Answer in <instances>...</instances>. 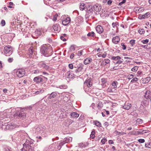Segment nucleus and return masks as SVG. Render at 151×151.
<instances>
[{
	"instance_id": "1",
	"label": "nucleus",
	"mask_w": 151,
	"mask_h": 151,
	"mask_svg": "<svg viewBox=\"0 0 151 151\" xmlns=\"http://www.w3.org/2000/svg\"><path fill=\"white\" fill-rule=\"evenodd\" d=\"M51 49L52 47L49 44L43 45L40 49L41 53L46 57H49L51 55L49 53L51 51Z\"/></svg>"
},
{
	"instance_id": "2",
	"label": "nucleus",
	"mask_w": 151,
	"mask_h": 151,
	"mask_svg": "<svg viewBox=\"0 0 151 151\" xmlns=\"http://www.w3.org/2000/svg\"><path fill=\"white\" fill-rule=\"evenodd\" d=\"M26 116L25 112H24L22 109H20L19 110L16 109L15 113L14 115V116L15 117H16L22 119L25 118Z\"/></svg>"
},
{
	"instance_id": "3",
	"label": "nucleus",
	"mask_w": 151,
	"mask_h": 151,
	"mask_svg": "<svg viewBox=\"0 0 151 151\" xmlns=\"http://www.w3.org/2000/svg\"><path fill=\"white\" fill-rule=\"evenodd\" d=\"M4 52L6 56H9L12 53V47L9 45L6 46L4 47Z\"/></svg>"
},
{
	"instance_id": "4",
	"label": "nucleus",
	"mask_w": 151,
	"mask_h": 151,
	"mask_svg": "<svg viewBox=\"0 0 151 151\" xmlns=\"http://www.w3.org/2000/svg\"><path fill=\"white\" fill-rule=\"evenodd\" d=\"M16 74L19 78L23 77L25 74V71L23 68H19L17 69L16 71Z\"/></svg>"
},
{
	"instance_id": "5",
	"label": "nucleus",
	"mask_w": 151,
	"mask_h": 151,
	"mask_svg": "<svg viewBox=\"0 0 151 151\" xmlns=\"http://www.w3.org/2000/svg\"><path fill=\"white\" fill-rule=\"evenodd\" d=\"M29 56L32 58H35L36 56V52L33 49V47L29 48Z\"/></svg>"
},
{
	"instance_id": "6",
	"label": "nucleus",
	"mask_w": 151,
	"mask_h": 151,
	"mask_svg": "<svg viewBox=\"0 0 151 151\" xmlns=\"http://www.w3.org/2000/svg\"><path fill=\"white\" fill-rule=\"evenodd\" d=\"M92 82L91 78H89L86 80L84 82V86H86L88 87H91L92 85Z\"/></svg>"
},
{
	"instance_id": "7",
	"label": "nucleus",
	"mask_w": 151,
	"mask_h": 151,
	"mask_svg": "<svg viewBox=\"0 0 151 151\" xmlns=\"http://www.w3.org/2000/svg\"><path fill=\"white\" fill-rule=\"evenodd\" d=\"M149 132L148 130H143L142 129H139V131L135 132L134 134L139 135L145 133H147Z\"/></svg>"
},
{
	"instance_id": "8",
	"label": "nucleus",
	"mask_w": 151,
	"mask_h": 151,
	"mask_svg": "<svg viewBox=\"0 0 151 151\" xmlns=\"http://www.w3.org/2000/svg\"><path fill=\"white\" fill-rule=\"evenodd\" d=\"M53 29L56 32H58L60 30V27L58 24H55L53 26Z\"/></svg>"
},
{
	"instance_id": "9",
	"label": "nucleus",
	"mask_w": 151,
	"mask_h": 151,
	"mask_svg": "<svg viewBox=\"0 0 151 151\" xmlns=\"http://www.w3.org/2000/svg\"><path fill=\"white\" fill-rule=\"evenodd\" d=\"M72 138L71 137H67L64 139V140L63 142L61 143L62 145L65 143H68L72 141Z\"/></svg>"
},
{
	"instance_id": "10",
	"label": "nucleus",
	"mask_w": 151,
	"mask_h": 151,
	"mask_svg": "<svg viewBox=\"0 0 151 151\" xmlns=\"http://www.w3.org/2000/svg\"><path fill=\"white\" fill-rule=\"evenodd\" d=\"M132 106L131 104L127 102H126L124 104V105L123 106V108L127 110H129Z\"/></svg>"
},
{
	"instance_id": "11",
	"label": "nucleus",
	"mask_w": 151,
	"mask_h": 151,
	"mask_svg": "<svg viewBox=\"0 0 151 151\" xmlns=\"http://www.w3.org/2000/svg\"><path fill=\"white\" fill-rule=\"evenodd\" d=\"M23 147L21 150L22 151H28L29 149L30 146H29L27 142H25L23 145Z\"/></svg>"
},
{
	"instance_id": "12",
	"label": "nucleus",
	"mask_w": 151,
	"mask_h": 151,
	"mask_svg": "<svg viewBox=\"0 0 151 151\" xmlns=\"http://www.w3.org/2000/svg\"><path fill=\"white\" fill-rule=\"evenodd\" d=\"M96 30L97 33L100 34L103 32V29L102 27L100 25L97 26L96 28Z\"/></svg>"
},
{
	"instance_id": "13",
	"label": "nucleus",
	"mask_w": 151,
	"mask_h": 151,
	"mask_svg": "<svg viewBox=\"0 0 151 151\" xmlns=\"http://www.w3.org/2000/svg\"><path fill=\"white\" fill-rule=\"evenodd\" d=\"M150 15V13L149 12H147L145 14L142 15H139V16L138 18L139 19H143L145 18H147Z\"/></svg>"
},
{
	"instance_id": "14",
	"label": "nucleus",
	"mask_w": 151,
	"mask_h": 151,
	"mask_svg": "<svg viewBox=\"0 0 151 151\" xmlns=\"http://www.w3.org/2000/svg\"><path fill=\"white\" fill-rule=\"evenodd\" d=\"M120 38L118 36L114 37L112 40V42L115 44H117L120 41Z\"/></svg>"
},
{
	"instance_id": "15",
	"label": "nucleus",
	"mask_w": 151,
	"mask_h": 151,
	"mask_svg": "<svg viewBox=\"0 0 151 151\" xmlns=\"http://www.w3.org/2000/svg\"><path fill=\"white\" fill-rule=\"evenodd\" d=\"M70 18L69 17H67L63 21V24L65 26L67 25L70 22Z\"/></svg>"
},
{
	"instance_id": "16",
	"label": "nucleus",
	"mask_w": 151,
	"mask_h": 151,
	"mask_svg": "<svg viewBox=\"0 0 151 151\" xmlns=\"http://www.w3.org/2000/svg\"><path fill=\"white\" fill-rule=\"evenodd\" d=\"M151 80V78L150 77H147L145 78H142V83L143 84L148 83Z\"/></svg>"
},
{
	"instance_id": "17",
	"label": "nucleus",
	"mask_w": 151,
	"mask_h": 151,
	"mask_svg": "<svg viewBox=\"0 0 151 151\" xmlns=\"http://www.w3.org/2000/svg\"><path fill=\"white\" fill-rule=\"evenodd\" d=\"M15 127V125L9 124L6 125V129L8 130H11Z\"/></svg>"
},
{
	"instance_id": "18",
	"label": "nucleus",
	"mask_w": 151,
	"mask_h": 151,
	"mask_svg": "<svg viewBox=\"0 0 151 151\" xmlns=\"http://www.w3.org/2000/svg\"><path fill=\"white\" fill-rule=\"evenodd\" d=\"M92 61V60L91 58L90 57L84 60L83 63L85 65H87L91 62Z\"/></svg>"
},
{
	"instance_id": "19",
	"label": "nucleus",
	"mask_w": 151,
	"mask_h": 151,
	"mask_svg": "<svg viewBox=\"0 0 151 151\" xmlns=\"http://www.w3.org/2000/svg\"><path fill=\"white\" fill-rule=\"evenodd\" d=\"M145 97L146 99H150L151 98V93L149 91H147L145 93Z\"/></svg>"
},
{
	"instance_id": "20",
	"label": "nucleus",
	"mask_w": 151,
	"mask_h": 151,
	"mask_svg": "<svg viewBox=\"0 0 151 151\" xmlns=\"http://www.w3.org/2000/svg\"><path fill=\"white\" fill-rule=\"evenodd\" d=\"M34 81L37 83H39L42 81V79L39 76L36 77L34 78Z\"/></svg>"
},
{
	"instance_id": "21",
	"label": "nucleus",
	"mask_w": 151,
	"mask_h": 151,
	"mask_svg": "<svg viewBox=\"0 0 151 151\" xmlns=\"http://www.w3.org/2000/svg\"><path fill=\"white\" fill-rule=\"evenodd\" d=\"M135 11L136 13H139L141 12L144 10L143 8H140L139 7H137L135 8Z\"/></svg>"
},
{
	"instance_id": "22",
	"label": "nucleus",
	"mask_w": 151,
	"mask_h": 151,
	"mask_svg": "<svg viewBox=\"0 0 151 151\" xmlns=\"http://www.w3.org/2000/svg\"><path fill=\"white\" fill-rule=\"evenodd\" d=\"M67 73L68 75V78L72 79L75 77V75L73 73L72 71H70Z\"/></svg>"
},
{
	"instance_id": "23",
	"label": "nucleus",
	"mask_w": 151,
	"mask_h": 151,
	"mask_svg": "<svg viewBox=\"0 0 151 151\" xmlns=\"http://www.w3.org/2000/svg\"><path fill=\"white\" fill-rule=\"evenodd\" d=\"M57 95V93L55 92H52L49 96L48 98L51 99L55 98Z\"/></svg>"
},
{
	"instance_id": "24",
	"label": "nucleus",
	"mask_w": 151,
	"mask_h": 151,
	"mask_svg": "<svg viewBox=\"0 0 151 151\" xmlns=\"http://www.w3.org/2000/svg\"><path fill=\"white\" fill-rule=\"evenodd\" d=\"M39 65L40 67H43L45 69H47L48 68V66L46 65L45 63L43 62H40L39 63Z\"/></svg>"
},
{
	"instance_id": "25",
	"label": "nucleus",
	"mask_w": 151,
	"mask_h": 151,
	"mask_svg": "<svg viewBox=\"0 0 151 151\" xmlns=\"http://www.w3.org/2000/svg\"><path fill=\"white\" fill-rule=\"evenodd\" d=\"M80 6V9L81 10H83L86 8V6L85 4L83 3H81Z\"/></svg>"
},
{
	"instance_id": "26",
	"label": "nucleus",
	"mask_w": 151,
	"mask_h": 151,
	"mask_svg": "<svg viewBox=\"0 0 151 151\" xmlns=\"http://www.w3.org/2000/svg\"><path fill=\"white\" fill-rule=\"evenodd\" d=\"M70 115L72 117L74 118H78L79 116V114L75 112L71 113Z\"/></svg>"
},
{
	"instance_id": "27",
	"label": "nucleus",
	"mask_w": 151,
	"mask_h": 151,
	"mask_svg": "<svg viewBox=\"0 0 151 151\" xmlns=\"http://www.w3.org/2000/svg\"><path fill=\"white\" fill-rule=\"evenodd\" d=\"M83 67L81 65L78 68H77L75 70V72L76 73H78L81 72L83 69Z\"/></svg>"
},
{
	"instance_id": "28",
	"label": "nucleus",
	"mask_w": 151,
	"mask_h": 151,
	"mask_svg": "<svg viewBox=\"0 0 151 151\" xmlns=\"http://www.w3.org/2000/svg\"><path fill=\"white\" fill-rule=\"evenodd\" d=\"M118 84V83L117 81H114L112 83L111 85L114 88H116L117 87V86Z\"/></svg>"
},
{
	"instance_id": "29",
	"label": "nucleus",
	"mask_w": 151,
	"mask_h": 151,
	"mask_svg": "<svg viewBox=\"0 0 151 151\" xmlns=\"http://www.w3.org/2000/svg\"><path fill=\"white\" fill-rule=\"evenodd\" d=\"M145 147L147 148H150L151 147V144L150 142H146L145 144Z\"/></svg>"
},
{
	"instance_id": "30",
	"label": "nucleus",
	"mask_w": 151,
	"mask_h": 151,
	"mask_svg": "<svg viewBox=\"0 0 151 151\" xmlns=\"http://www.w3.org/2000/svg\"><path fill=\"white\" fill-rule=\"evenodd\" d=\"M94 123L96 126L100 127H101V123L98 121H95L94 122Z\"/></svg>"
},
{
	"instance_id": "31",
	"label": "nucleus",
	"mask_w": 151,
	"mask_h": 151,
	"mask_svg": "<svg viewBox=\"0 0 151 151\" xmlns=\"http://www.w3.org/2000/svg\"><path fill=\"white\" fill-rule=\"evenodd\" d=\"M111 59L113 60H119L121 59V58L119 56H112Z\"/></svg>"
},
{
	"instance_id": "32",
	"label": "nucleus",
	"mask_w": 151,
	"mask_h": 151,
	"mask_svg": "<svg viewBox=\"0 0 151 151\" xmlns=\"http://www.w3.org/2000/svg\"><path fill=\"white\" fill-rule=\"evenodd\" d=\"M93 8L96 12H99L100 10V8L96 5L93 6Z\"/></svg>"
},
{
	"instance_id": "33",
	"label": "nucleus",
	"mask_w": 151,
	"mask_h": 151,
	"mask_svg": "<svg viewBox=\"0 0 151 151\" xmlns=\"http://www.w3.org/2000/svg\"><path fill=\"white\" fill-rule=\"evenodd\" d=\"M142 120L140 119H138L136 120V123L137 124H142Z\"/></svg>"
},
{
	"instance_id": "34",
	"label": "nucleus",
	"mask_w": 151,
	"mask_h": 151,
	"mask_svg": "<svg viewBox=\"0 0 151 151\" xmlns=\"http://www.w3.org/2000/svg\"><path fill=\"white\" fill-rule=\"evenodd\" d=\"M147 103V101L146 100H143L142 101L141 103V105L142 106H146Z\"/></svg>"
},
{
	"instance_id": "35",
	"label": "nucleus",
	"mask_w": 151,
	"mask_h": 151,
	"mask_svg": "<svg viewBox=\"0 0 151 151\" xmlns=\"http://www.w3.org/2000/svg\"><path fill=\"white\" fill-rule=\"evenodd\" d=\"M118 26H119L118 22H113L112 24V27L114 28L117 27Z\"/></svg>"
},
{
	"instance_id": "36",
	"label": "nucleus",
	"mask_w": 151,
	"mask_h": 151,
	"mask_svg": "<svg viewBox=\"0 0 151 151\" xmlns=\"http://www.w3.org/2000/svg\"><path fill=\"white\" fill-rule=\"evenodd\" d=\"M95 33L93 32H89L87 34V36L88 37L91 36L93 37L94 36Z\"/></svg>"
},
{
	"instance_id": "37",
	"label": "nucleus",
	"mask_w": 151,
	"mask_h": 151,
	"mask_svg": "<svg viewBox=\"0 0 151 151\" xmlns=\"http://www.w3.org/2000/svg\"><path fill=\"white\" fill-rule=\"evenodd\" d=\"M43 92H44V90L42 89H41L39 91H36L35 92V94H38L40 93H42Z\"/></svg>"
},
{
	"instance_id": "38",
	"label": "nucleus",
	"mask_w": 151,
	"mask_h": 151,
	"mask_svg": "<svg viewBox=\"0 0 151 151\" xmlns=\"http://www.w3.org/2000/svg\"><path fill=\"white\" fill-rule=\"evenodd\" d=\"M138 32L140 34L142 35L144 33L145 31L143 29H139Z\"/></svg>"
},
{
	"instance_id": "39",
	"label": "nucleus",
	"mask_w": 151,
	"mask_h": 151,
	"mask_svg": "<svg viewBox=\"0 0 151 151\" xmlns=\"http://www.w3.org/2000/svg\"><path fill=\"white\" fill-rule=\"evenodd\" d=\"M9 5L8 6V7L10 8H13L14 7V5L13 2H10L9 3Z\"/></svg>"
},
{
	"instance_id": "40",
	"label": "nucleus",
	"mask_w": 151,
	"mask_h": 151,
	"mask_svg": "<svg viewBox=\"0 0 151 151\" xmlns=\"http://www.w3.org/2000/svg\"><path fill=\"white\" fill-rule=\"evenodd\" d=\"M95 132L92 131L91 132V134H90V137L92 139L94 138L95 137Z\"/></svg>"
},
{
	"instance_id": "41",
	"label": "nucleus",
	"mask_w": 151,
	"mask_h": 151,
	"mask_svg": "<svg viewBox=\"0 0 151 151\" xmlns=\"http://www.w3.org/2000/svg\"><path fill=\"white\" fill-rule=\"evenodd\" d=\"M138 80V79L136 77L134 78H133L132 80L131 81V83H134L136 82Z\"/></svg>"
},
{
	"instance_id": "42",
	"label": "nucleus",
	"mask_w": 151,
	"mask_h": 151,
	"mask_svg": "<svg viewBox=\"0 0 151 151\" xmlns=\"http://www.w3.org/2000/svg\"><path fill=\"white\" fill-rule=\"evenodd\" d=\"M58 16V15L57 14L54 15L52 19V20L54 21H56L57 19V17Z\"/></svg>"
},
{
	"instance_id": "43",
	"label": "nucleus",
	"mask_w": 151,
	"mask_h": 151,
	"mask_svg": "<svg viewBox=\"0 0 151 151\" xmlns=\"http://www.w3.org/2000/svg\"><path fill=\"white\" fill-rule=\"evenodd\" d=\"M135 40H132L130 41V43L132 46H133L135 44Z\"/></svg>"
},
{
	"instance_id": "44",
	"label": "nucleus",
	"mask_w": 151,
	"mask_h": 151,
	"mask_svg": "<svg viewBox=\"0 0 151 151\" xmlns=\"http://www.w3.org/2000/svg\"><path fill=\"white\" fill-rule=\"evenodd\" d=\"M141 42L144 44H146L149 42V40L147 39L145 40H142Z\"/></svg>"
},
{
	"instance_id": "45",
	"label": "nucleus",
	"mask_w": 151,
	"mask_h": 151,
	"mask_svg": "<svg viewBox=\"0 0 151 151\" xmlns=\"http://www.w3.org/2000/svg\"><path fill=\"white\" fill-rule=\"evenodd\" d=\"M103 106V104L101 102H99L97 105V107L99 108H101Z\"/></svg>"
},
{
	"instance_id": "46",
	"label": "nucleus",
	"mask_w": 151,
	"mask_h": 151,
	"mask_svg": "<svg viewBox=\"0 0 151 151\" xmlns=\"http://www.w3.org/2000/svg\"><path fill=\"white\" fill-rule=\"evenodd\" d=\"M101 82H102V83L103 84H104L106 83L107 80L105 78H102L101 79Z\"/></svg>"
},
{
	"instance_id": "47",
	"label": "nucleus",
	"mask_w": 151,
	"mask_h": 151,
	"mask_svg": "<svg viewBox=\"0 0 151 151\" xmlns=\"http://www.w3.org/2000/svg\"><path fill=\"white\" fill-rule=\"evenodd\" d=\"M107 139L105 138H103L102 139H101V142L103 144H105V143Z\"/></svg>"
},
{
	"instance_id": "48",
	"label": "nucleus",
	"mask_w": 151,
	"mask_h": 151,
	"mask_svg": "<svg viewBox=\"0 0 151 151\" xmlns=\"http://www.w3.org/2000/svg\"><path fill=\"white\" fill-rule=\"evenodd\" d=\"M138 69V67L137 66H134V68L132 69V71L133 72H135L137 71Z\"/></svg>"
},
{
	"instance_id": "49",
	"label": "nucleus",
	"mask_w": 151,
	"mask_h": 151,
	"mask_svg": "<svg viewBox=\"0 0 151 151\" xmlns=\"http://www.w3.org/2000/svg\"><path fill=\"white\" fill-rule=\"evenodd\" d=\"M93 12H94L93 11L92 12L91 10H89L87 12V14H88L89 16H92Z\"/></svg>"
},
{
	"instance_id": "50",
	"label": "nucleus",
	"mask_w": 151,
	"mask_h": 151,
	"mask_svg": "<svg viewBox=\"0 0 151 151\" xmlns=\"http://www.w3.org/2000/svg\"><path fill=\"white\" fill-rule=\"evenodd\" d=\"M5 24H6V23H5V20H2L1 22V25L2 26H4L5 25Z\"/></svg>"
},
{
	"instance_id": "51",
	"label": "nucleus",
	"mask_w": 151,
	"mask_h": 151,
	"mask_svg": "<svg viewBox=\"0 0 151 151\" xmlns=\"http://www.w3.org/2000/svg\"><path fill=\"white\" fill-rule=\"evenodd\" d=\"M138 141L140 143H143L145 142V140L144 139H139L138 140Z\"/></svg>"
},
{
	"instance_id": "52",
	"label": "nucleus",
	"mask_w": 151,
	"mask_h": 151,
	"mask_svg": "<svg viewBox=\"0 0 151 151\" xmlns=\"http://www.w3.org/2000/svg\"><path fill=\"white\" fill-rule=\"evenodd\" d=\"M104 61L106 64L109 63L110 62V60L108 59H104Z\"/></svg>"
},
{
	"instance_id": "53",
	"label": "nucleus",
	"mask_w": 151,
	"mask_h": 151,
	"mask_svg": "<svg viewBox=\"0 0 151 151\" xmlns=\"http://www.w3.org/2000/svg\"><path fill=\"white\" fill-rule=\"evenodd\" d=\"M70 50L72 51H74L75 50V47L74 45H72L71 46L70 48Z\"/></svg>"
},
{
	"instance_id": "54",
	"label": "nucleus",
	"mask_w": 151,
	"mask_h": 151,
	"mask_svg": "<svg viewBox=\"0 0 151 151\" xmlns=\"http://www.w3.org/2000/svg\"><path fill=\"white\" fill-rule=\"evenodd\" d=\"M83 50L78 51V55L79 56H81L83 54Z\"/></svg>"
},
{
	"instance_id": "55",
	"label": "nucleus",
	"mask_w": 151,
	"mask_h": 151,
	"mask_svg": "<svg viewBox=\"0 0 151 151\" xmlns=\"http://www.w3.org/2000/svg\"><path fill=\"white\" fill-rule=\"evenodd\" d=\"M121 45L122 46V48L123 49V50H125L126 48V45H124V43H121Z\"/></svg>"
},
{
	"instance_id": "56",
	"label": "nucleus",
	"mask_w": 151,
	"mask_h": 151,
	"mask_svg": "<svg viewBox=\"0 0 151 151\" xmlns=\"http://www.w3.org/2000/svg\"><path fill=\"white\" fill-rule=\"evenodd\" d=\"M126 1V0H123V1L122 2H120L119 3V5L122 6L123 4L125 3Z\"/></svg>"
},
{
	"instance_id": "57",
	"label": "nucleus",
	"mask_w": 151,
	"mask_h": 151,
	"mask_svg": "<svg viewBox=\"0 0 151 151\" xmlns=\"http://www.w3.org/2000/svg\"><path fill=\"white\" fill-rule=\"evenodd\" d=\"M68 67L70 69H73V65L72 64H69L68 65Z\"/></svg>"
},
{
	"instance_id": "58",
	"label": "nucleus",
	"mask_w": 151,
	"mask_h": 151,
	"mask_svg": "<svg viewBox=\"0 0 151 151\" xmlns=\"http://www.w3.org/2000/svg\"><path fill=\"white\" fill-rule=\"evenodd\" d=\"M133 76L132 75H129L127 76L128 78L129 79H130L133 78Z\"/></svg>"
},
{
	"instance_id": "59",
	"label": "nucleus",
	"mask_w": 151,
	"mask_h": 151,
	"mask_svg": "<svg viewBox=\"0 0 151 151\" xmlns=\"http://www.w3.org/2000/svg\"><path fill=\"white\" fill-rule=\"evenodd\" d=\"M107 91L109 92H113L112 89L111 88H109L107 90Z\"/></svg>"
},
{
	"instance_id": "60",
	"label": "nucleus",
	"mask_w": 151,
	"mask_h": 151,
	"mask_svg": "<svg viewBox=\"0 0 151 151\" xmlns=\"http://www.w3.org/2000/svg\"><path fill=\"white\" fill-rule=\"evenodd\" d=\"M13 60V59L12 58H9L8 60V61L9 63H11L12 62Z\"/></svg>"
},
{
	"instance_id": "61",
	"label": "nucleus",
	"mask_w": 151,
	"mask_h": 151,
	"mask_svg": "<svg viewBox=\"0 0 151 151\" xmlns=\"http://www.w3.org/2000/svg\"><path fill=\"white\" fill-rule=\"evenodd\" d=\"M60 39L63 41H65L66 40V39L63 36H62L60 37Z\"/></svg>"
},
{
	"instance_id": "62",
	"label": "nucleus",
	"mask_w": 151,
	"mask_h": 151,
	"mask_svg": "<svg viewBox=\"0 0 151 151\" xmlns=\"http://www.w3.org/2000/svg\"><path fill=\"white\" fill-rule=\"evenodd\" d=\"M106 64L104 62V61H103L101 63V66H105V65H106Z\"/></svg>"
},
{
	"instance_id": "63",
	"label": "nucleus",
	"mask_w": 151,
	"mask_h": 151,
	"mask_svg": "<svg viewBox=\"0 0 151 151\" xmlns=\"http://www.w3.org/2000/svg\"><path fill=\"white\" fill-rule=\"evenodd\" d=\"M82 40H83L84 41H86L87 40L86 37L85 36H82Z\"/></svg>"
},
{
	"instance_id": "64",
	"label": "nucleus",
	"mask_w": 151,
	"mask_h": 151,
	"mask_svg": "<svg viewBox=\"0 0 151 151\" xmlns=\"http://www.w3.org/2000/svg\"><path fill=\"white\" fill-rule=\"evenodd\" d=\"M112 0H109L107 1V4L108 5H110L111 4L112 2Z\"/></svg>"
}]
</instances>
